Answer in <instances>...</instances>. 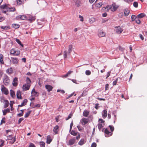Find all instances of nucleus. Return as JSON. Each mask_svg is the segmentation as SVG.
<instances>
[{"label": "nucleus", "instance_id": "1", "mask_svg": "<svg viewBox=\"0 0 147 147\" xmlns=\"http://www.w3.org/2000/svg\"><path fill=\"white\" fill-rule=\"evenodd\" d=\"M118 8V6L115 3H113L112 5H108L105 8L106 11H108L109 10L111 9L112 11H116Z\"/></svg>", "mask_w": 147, "mask_h": 147}, {"label": "nucleus", "instance_id": "2", "mask_svg": "<svg viewBox=\"0 0 147 147\" xmlns=\"http://www.w3.org/2000/svg\"><path fill=\"white\" fill-rule=\"evenodd\" d=\"M10 82L9 77L6 74H5L3 78V83L4 85L8 86Z\"/></svg>", "mask_w": 147, "mask_h": 147}, {"label": "nucleus", "instance_id": "3", "mask_svg": "<svg viewBox=\"0 0 147 147\" xmlns=\"http://www.w3.org/2000/svg\"><path fill=\"white\" fill-rule=\"evenodd\" d=\"M10 54L14 56H17L20 54V50H16L14 49H12L10 51Z\"/></svg>", "mask_w": 147, "mask_h": 147}, {"label": "nucleus", "instance_id": "4", "mask_svg": "<svg viewBox=\"0 0 147 147\" xmlns=\"http://www.w3.org/2000/svg\"><path fill=\"white\" fill-rule=\"evenodd\" d=\"M123 28H121L120 26H116L115 27L114 30L115 32L117 34H121L123 31Z\"/></svg>", "mask_w": 147, "mask_h": 147}, {"label": "nucleus", "instance_id": "5", "mask_svg": "<svg viewBox=\"0 0 147 147\" xmlns=\"http://www.w3.org/2000/svg\"><path fill=\"white\" fill-rule=\"evenodd\" d=\"M7 138L8 140H11L10 142L12 144H13L16 141V136H15L13 137V135H9L7 136Z\"/></svg>", "mask_w": 147, "mask_h": 147}, {"label": "nucleus", "instance_id": "6", "mask_svg": "<svg viewBox=\"0 0 147 147\" xmlns=\"http://www.w3.org/2000/svg\"><path fill=\"white\" fill-rule=\"evenodd\" d=\"M1 90L2 93L7 95L9 94L8 90L3 85H1Z\"/></svg>", "mask_w": 147, "mask_h": 147}, {"label": "nucleus", "instance_id": "7", "mask_svg": "<svg viewBox=\"0 0 147 147\" xmlns=\"http://www.w3.org/2000/svg\"><path fill=\"white\" fill-rule=\"evenodd\" d=\"M16 19L17 20H27L28 17L25 15H19L16 17Z\"/></svg>", "mask_w": 147, "mask_h": 147}, {"label": "nucleus", "instance_id": "8", "mask_svg": "<svg viewBox=\"0 0 147 147\" xmlns=\"http://www.w3.org/2000/svg\"><path fill=\"white\" fill-rule=\"evenodd\" d=\"M31 85L28 84H24L22 87V89L23 91H26L30 89Z\"/></svg>", "mask_w": 147, "mask_h": 147}, {"label": "nucleus", "instance_id": "9", "mask_svg": "<svg viewBox=\"0 0 147 147\" xmlns=\"http://www.w3.org/2000/svg\"><path fill=\"white\" fill-rule=\"evenodd\" d=\"M89 119L88 118H83L81 120V122L82 124L83 125H85L88 122Z\"/></svg>", "mask_w": 147, "mask_h": 147}, {"label": "nucleus", "instance_id": "10", "mask_svg": "<svg viewBox=\"0 0 147 147\" xmlns=\"http://www.w3.org/2000/svg\"><path fill=\"white\" fill-rule=\"evenodd\" d=\"M11 59L12 63L15 64H17L18 63L19 60L16 57H11Z\"/></svg>", "mask_w": 147, "mask_h": 147}, {"label": "nucleus", "instance_id": "11", "mask_svg": "<svg viewBox=\"0 0 147 147\" xmlns=\"http://www.w3.org/2000/svg\"><path fill=\"white\" fill-rule=\"evenodd\" d=\"M105 136L106 137H109L110 136H111L113 133L110 132L107 129V128H106L105 130Z\"/></svg>", "mask_w": 147, "mask_h": 147}, {"label": "nucleus", "instance_id": "12", "mask_svg": "<svg viewBox=\"0 0 147 147\" xmlns=\"http://www.w3.org/2000/svg\"><path fill=\"white\" fill-rule=\"evenodd\" d=\"M105 35V32L101 30L98 31V36L100 37L104 36Z\"/></svg>", "mask_w": 147, "mask_h": 147}, {"label": "nucleus", "instance_id": "13", "mask_svg": "<svg viewBox=\"0 0 147 147\" xmlns=\"http://www.w3.org/2000/svg\"><path fill=\"white\" fill-rule=\"evenodd\" d=\"M46 88L49 92H50L52 90L53 87L52 86L49 85H46L45 86Z\"/></svg>", "mask_w": 147, "mask_h": 147}, {"label": "nucleus", "instance_id": "14", "mask_svg": "<svg viewBox=\"0 0 147 147\" xmlns=\"http://www.w3.org/2000/svg\"><path fill=\"white\" fill-rule=\"evenodd\" d=\"M17 98L19 99H22V97L21 96V92L20 91H18L16 94Z\"/></svg>", "mask_w": 147, "mask_h": 147}, {"label": "nucleus", "instance_id": "15", "mask_svg": "<svg viewBox=\"0 0 147 147\" xmlns=\"http://www.w3.org/2000/svg\"><path fill=\"white\" fill-rule=\"evenodd\" d=\"M130 10L128 9H125L124 10V15L127 16L130 13Z\"/></svg>", "mask_w": 147, "mask_h": 147}, {"label": "nucleus", "instance_id": "16", "mask_svg": "<svg viewBox=\"0 0 147 147\" xmlns=\"http://www.w3.org/2000/svg\"><path fill=\"white\" fill-rule=\"evenodd\" d=\"M12 84L13 86H16L18 85V78H15L13 81Z\"/></svg>", "mask_w": 147, "mask_h": 147}, {"label": "nucleus", "instance_id": "17", "mask_svg": "<svg viewBox=\"0 0 147 147\" xmlns=\"http://www.w3.org/2000/svg\"><path fill=\"white\" fill-rule=\"evenodd\" d=\"M52 139L50 135H48L47 137L46 143L48 144H49L51 142Z\"/></svg>", "mask_w": 147, "mask_h": 147}, {"label": "nucleus", "instance_id": "18", "mask_svg": "<svg viewBox=\"0 0 147 147\" xmlns=\"http://www.w3.org/2000/svg\"><path fill=\"white\" fill-rule=\"evenodd\" d=\"M102 115L103 118H105L107 117V111L106 110H104L102 112Z\"/></svg>", "mask_w": 147, "mask_h": 147}, {"label": "nucleus", "instance_id": "19", "mask_svg": "<svg viewBox=\"0 0 147 147\" xmlns=\"http://www.w3.org/2000/svg\"><path fill=\"white\" fill-rule=\"evenodd\" d=\"M35 19V17L32 16H29L28 17L27 20L30 21V22H32L34 21Z\"/></svg>", "mask_w": 147, "mask_h": 147}, {"label": "nucleus", "instance_id": "20", "mask_svg": "<svg viewBox=\"0 0 147 147\" xmlns=\"http://www.w3.org/2000/svg\"><path fill=\"white\" fill-rule=\"evenodd\" d=\"M89 111L87 110H85L83 112V115L84 117H87L89 115Z\"/></svg>", "mask_w": 147, "mask_h": 147}, {"label": "nucleus", "instance_id": "21", "mask_svg": "<svg viewBox=\"0 0 147 147\" xmlns=\"http://www.w3.org/2000/svg\"><path fill=\"white\" fill-rule=\"evenodd\" d=\"M59 126L58 125H57L54 127L53 131L55 134H58L59 131Z\"/></svg>", "mask_w": 147, "mask_h": 147}, {"label": "nucleus", "instance_id": "22", "mask_svg": "<svg viewBox=\"0 0 147 147\" xmlns=\"http://www.w3.org/2000/svg\"><path fill=\"white\" fill-rule=\"evenodd\" d=\"M75 142V139H72L69 140L68 142L69 145H71L74 144Z\"/></svg>", "mask_w": 147, "mask_h": 147}, {"label": "nucleus", "instance_id": "23", "mask_svg": "<svg viewBox=\"0 0 147 147\" xmlns=\"http://www.w3.org/2000/svg\"><path fill=\"white\" fill-rule=\"evenodd\" d=\"M3 57L4 56L2 54H0V62L2 64H4V62L3 61Z\"/></svg>", "mask_w": 147, "mask_h": 147}, {"label": "nucleus", "instance_id": "24", "mask_svg": "<svg viewBox=\"0 0 147 147\" xmlns=\"http://www.w3.org/2000/svg\"><path fill=\"white\" fill-rule=\"evenodd\" d=\"M17 5H20L24 4V0H16Z\"/></svg>", "mask_w": 147, "mask_h": 147}, {"label": "nucleus", "instance_id": "25", "mask_svg": "<svg viewBox=\"0 0 147 147\" xmlns=\"http://www.w3.org/2000/svg\"><path fill=\"white\" fill-rule=\"evenodd\" d=\"M1 28L4 30H8L10 29V27L9 26H2L1 27Z\"/></svg>", "mask_w": 147, "mask_h": 147}, {"label": "nucleus", "instance_id": "26", "mask_svg": "<svg viewBox=\"0 0 147 147\" xmlns=\"http://www.w3.org/2000/svg\"><path fill=\"white\" fill-rule=\"evenodd\" d=\"M10 112V110L8 108L4 110L3 111V115H6L7 113H9Z\"/></svg>", "mask_w": 147, "mask_h": 147}, {"label": "nucleus", "instance_id": "27", "mask_svg": "<svg viewBox=\"0 0 147 147\" xmlns=\"http://www.w3.org/2000/svg\"><path fill=\"white\" fill-rule=\"evenodd\" d=\"M9 101L7 100H4V107L5 108H6L7 107L9 106Z\"/></svg>", "mask_w": 147, "mask_h": 147}, {"label": "nucleus", "instance_id": "28", "mask_svg": "<svg viewBox=\"0 0 147 147\" xmlns=\"http://www.w3.org/2000/svg\"><path fill=\"white\" fill-rule=\"evenodd\" d=\"M145 16L146 15L144 13H142L137 15V18H141L145 17Z\"/></svg>", "mask_w": 147, "mask_h": 147}, {"label": "nucleus", "instance_id": "29", "mask_svg": "<svg viewBox=\"0 0 147 147\" xmlns=\"http://www.w3.org/2000/svg\"><path fill=\"white\" fill-rule=\"evenodd\" d=\"M68 47L69 49L68 50V54L69 55V54L72 51L73 48L72 46L71 45H69L68 46Z\"/></svg>", "mask_w": 147, "mask_h": 147}, {"label": "nucleus", "instance_id": "30", "mask_svg": "<svg viewBox=\"0 0 147 147\" xmlns=\"http://www.w3.org/2000/svg\"><path fill=\"white\" fill-rule=\"evenodd\" d=\"M70 56V54L69 55L68 54V52H67L66 51H65L63 53V57L64 58H66L67 57V56Z\"/></svg>", "mask_w": 147, "mask_h": 147}, {"label": "nucleus", "instance_id": "31", "mask_svg": "<svg viewBox=\"0 0 147 147\" xmlns=\"http://www.w3.org/2000/svg\"><path fill=\"white\" fill-rule=\"evenodd\" d=\"M73 72L72 71H68L67 74L62 76V77L66 78L69 75H70L71 73Z\"/></svg>", "mask_w": 147, "mask_h": 147}, {"label": "nucleus", "instance_id": "32", "mask_svg": "<svg viewBox=\"0 0 147 147\" xmlns=\"http://www.w3.org/2000/svg\"><path fill=\"white\" fill-rule=\"evenodd\" d=\"M20 26V25L18 24H12V27L15 29L19 28Z\"/></svg>", "mask_w": 147, "mask_h": 147}, {"label": "nucleus", "instance_id": "33", "mask_svg": "<svg viewBox=\"0 0 147 147\" xmlns=\"http://www.w3.org/2000/svg\"><path fill=\"white\" fill-rule=\"evenodd\" d=\"M81 1L82 0H76L75 3L77 7H79L80 5V4L81 3Z\"/></svg>", "mask_w": 147, "mask_h": 147}, {"label": "nucleus", "instance_id": "34", "mask_svg": "<svg viewBox=\"0 0 147 147\" xmlns=\"http://www.w3.org/2000/svg\"><path fill=\"white\" fill-rule=\"evenodd\" d=\"M10 95L11 97L13 98H14L15 97V94L14 92L12 90H10Z\"/></svg>", "mask_w": 147, "mask_h": 147}, {"label": "nucleus", "instance_id": "35", "mask_svg": "<svg viewBox=\"0 0 147 147\" xmlns=\"http://www.w3.org/2000/svg\"><path fill=\"white\" fill-rule=\"evenodd\" d=\"M85 143V141L84 139H81L79 142L78 144L80 145H82Z\"/></svg>", "mask_w": 147, "mask_h": 147}, {"label": "nucleus", "instance_id": "36", "mask_svg": "<svg viewBox=\"0 0 147 147\" xmlns=\"http://www.w3.org/2000/svg\"><path fill=\"white\" fill-rule=\"evenodd\" d=\"M102 5V2H99L97 3H96L95 4V6L97 7H100Z\"/></svg>", "mask_w": 147, "mask_h": 147}, {"label": "nucleus", "instance_id": "37", "mask_svg": "<svg viewBox=\"0 0 147 147\" xmlns=\"http://www.w3.org/2000/svg\"><path fill=\"white\" fill-rule=\"evenodd\" d=\"M78 133L76 132L75 131L72 130L70 134L71 135L74 136H76L78 135Z\"/></svg>", "mask_w": 147, "mask_h": 147}, {"label": "nucleus", "instance_id": "38", "mask_svg": "<svg viewBox=\"0 0 147 147\" xmlns=\"http://www.w3.org/2000/svg\"><path fill=\"white\" fill-rule=\"evenodd\" d=\"M38 92L35 91V89H33L31 92V93L32 94V95H34V96L38 94Z\"/></svg>", "mask_w": 147, "mask_h": 147}, {"label": "nucleus", "instance_id": "39", "mask_svg": "<svg viewBox=\"0 0 147 147\" xmlns=\"http://www.w3.org/2000/svg\"><path fill=\"white\" fill-rule=\"evenodd\" d=\"M26 84L29 85H31V81L30 79L28 77L26 78Z\"/></svg>", "mask_w": 147, "mask_h": 147}, {"label": "nucleus", "instance_id": "40", "mask_svg": "<svg viewBox=\"0 0 147 147\" xmlns=\"http://www.w3.org/2000/svg\"><path fill=\"white\" fill-rule=\"evenodd\" d=\"M15 9H16L14 7H8V9H7V10L10 11H13L15 10Z\"/></svg>", "mask_w": 147, "mask_h": 147}, {"label": "nucleus", "instance_id": "41", "mask_svg": "<svg viewBox=\"0 0 147 147\" xmlns=\"http://www.w3.org/2000/svg\"><path fill=\"white\" fill-rule=\"evenodd\" d=\"M7 73H8L9 74H11L13 72V70L11 68H9L7 70Z\"/></svg>", "mask_w": 147, "mask_h": 147}, {"label": "nucleus", "instance_id": "42", "mask_svg": "<svg viewBox=\"0 0 147 147\" xmlns=\"http://www.w3.org/2000/svg\"><path fill=\"white\" fill-rule=\"evenodd\" d=\"M1 7L3 9H8V7L6 4H4L1 6Z\"/></svg>", "mask_w": 147, "mask_h": 147}, {"label": "nucleus", "instance_id": "43", "mask_svg": "<svg viewBox=\"0 0 147 147\" xmlns=\"http://www.w3.org/2000/svg\"><path fill=\"white\" fill-rule=\"evenodd\" d=\"M137 17L134 15H132L131 16V20L132 21H134L136 19Z\"/></svg>", "mask_w": 147, "mask_h": 147}, {"label": "nucleus", "instance_id": "44", "mask_svg": "<svg viewBox=\"0 0 147 147\" xmlns=\"http://www.w3.org/2000/svg\"><path fill=\"white\" fill-rule=\"evenodd\" d=\"M95 21V19L94 18H92L90 19L89 22L90 24H92L94 23Z\"/></svg>", "mask_w": 147, "mask_h": 147}, {"label": "nucleus", "instance_id": "45", "mask_svg": "<svg viewBox=\"0 0 147 147\" xmlns=\"http://www.w3.org/2000/svg\"><path fill=\"white\" fill-rule=\"evenodd\" d=\"M31 112V111H29L27 112L24 115V117L25 118H27L28 117L29 115L30 114Z\"/></svg>", "mask_w": 147, "mask_h": 147}, {"label": "nucleus", "instance_id": "46", "mask_svg": "<svg viewBox=\"0 0 147 147\" xmlns=\"http://www.w3.org/2000/svg\"><path fill=\"white\" fill-rule=\"evenodd\" d=\"M16 41L22 47L23 46V45L21 43V41L19 39H16Z\"/></svg>", "mask_w": 147, "mask_h": 147}, {"label": "nucleus", "instance_id": "47", "mask_svg": "<svg viewBox=\"0 0 147 147\" xmlns=\"http://www.w3.org/2000/svg\"><path fill=\"white\" fill-rule=\"evenodd\" d=\"M85 74L86 75L89 76L91 74V72L89 70H87L85 71Z\"/></svg>", "mask_w": 147, "mask_h": 147}, {"label": "nucleus", "instance_id": "48", "mask_svg": "<svg viewBox=\"0 0 147 147\" xmlns=\"http://www.w3.org/2000/svg\"><path fill=\"white\" fill-rule=\"evenodd\" d=\"M40 147H45V143L43 142H40Z\"/></svg>", "mask_w": 147, "mask_h": 147}, {"label": "nucleus", "instance_id": "49", "mask_svg": "<svg viewBox=\"0 0 147 147\" xmlns=\"http://www.w3.org/2000/svg\"><path fill=\"white\" fill-rule=\"evenodd\" d=\"M133 6L136 8H137L138 6V3L137 2L135 1L133 3Z\"/></svg>", "mask_w": 147, "mask_h": 147}, {"label": "nucleus", "instance_id": "50", "mask_svg": "<svg viewBox=\"0 0 147 147\" xmlns=\"http://www.w3.org/2000/svg\"><path fill=\"white\" fill-rule=\"evenodd\" d=\"M109 127L111 132H113L114 130V128L113 126L112 125H110L109 126Z\"/></svg>", "mask_w": 147, "mask_h": 147}, {"label": "nucleus", "instance_id": "51", "mask_svg": "<svg viewBox=\"0 0 147 147\" xmlns=\"http://www.w3.org/2000/svg\"><path fill=\"white\" fill-rule=\"evenodd\" d=\"M98 128L100 130L101 129L102 127H103L102 125L100 123L98 124Z\"/></svg>", "mask_w": 147, "mask_h": 147}, {"label": "nucleus", "instance_id": "52", "mask_svg": "<svg viewBox=\"0 0 147 147\" xmlns=\"http://www.w3.org/2000/svg\"><path fill=\"white\" fill-rule=\"evenodd\" d=\"M135 21L138 24H140L141 22L140 21L138 18H136L135 20Z\"/></svg>", "mask_w": 147, "mask_h": 147}, {"label": "nucleus", "instance_id": "53", "mask_svg": "<svg viewBox=\"0 0 147 147\" xmlns=\"http://www.w3.org/2000/svg\"><path fill=\"white\" fill-rule=\"evenodd\" d=\"M72 116V114L71 113L69 115L68 117L67 118H66V120H67L71 118V117Z\"/></svg>", "mask_w": 147, "mask_h": 147}, {"label": "nucleus", "instance_id": "54", "mask_svg": "<svg viewBox=\"0 0 147 147\" xmlns=\"http://www.w3.org/2000/svg\"><path fill=\"white\" fill-rule=\"evenodd\" d=\"M123 16V12H121L119 13L118 15V16L120 18H122Z\"/></svg>", "mask_w": 147, "mask_h": 147}, {"label": "nucleus", "instance_id": "55", "mask_svg": "<svg viewBox=\"0 0 147 147\" xmlns=\"http://www.w3.org/2000/svg\"><path fill=\"white\" fill-rule=\"evenodd\" d=\"M79 18H80V20L81 21H82V22H83V21H84V18H83V16H81L80 15H79Z\"/></svg>", "mask_w": 147, "mask_h": 147}, {"label": "nucleus", "instance_id": "56", "mask_svg": "<svg viewBox=\"0 0 147 147\" xmlns=\"http://www.w3.org/2000/svg\"><path fill=\"white\" fill-rule=\"evenodd\" d=\"M5 117H3L2 118V119L1 121V124L2 123H5Z\"/></svg>", "mask_w": 147, "mask_h": 147}, {"label": "nucleus", "instance_id": "57", "mask_svg": "<svg viewBox=\"0 0 147 147\" xmlns=\"http://www.w3.org/2000/svg\"><path fill=\"white\" fill-rule=\"evenodd\" d=\"M73 121H72L71 123H70V130H69V131L70 132L71 130V129H72V126H73Z\"/></svg>", "mask_w": 147, "mask_h": 147}, {"label": "nucleus", "instance_id": "58", "mask_svg": "<svg viewBox=\"0 0 147 147\" xmlns=\"http://www.w3.org/2000/svg\"><path fill=\"white\" fill-rule=\"evenodd\" d=\"M118 81V79H117L115 81H114L113 82V86L114 85H116L117 84V83Z\"/></svg>", "mask_w": 147, "mask_h": 147}, {"label": "nucleus", "instance_id": "59", "mask_svg": "<svg viewBox=\"0 0 147 147\" xmlns=\"http://www.w3.org/2000/svg\"><path fill=\"white\" fill-rule=\"evenodd\" d=\"M97 146L96 144V143H93L91 146V147H96Z\"/></svg>", "mask_w": 147, "mask_h": 147}, {"label": "nucleus", "instance_id": "60", "mask_svg": "<svg viewBox=\"0 0 147 147\" xmlns=\"http://www.w3.org/2000/svg\"><path fill=\"white\" fill-rule=\"evenodd\" d=\"M27 102H28V100H27V99H25L23 101L22 103H23L25 105H26Z\"/></svg>", "mask_w": 147, "mask_h": 147}, {"label": "nucleus", "instance_id": "61", "mask_svg": "<svg viewBox=\"0 0 147 147\" xmlns=\"http://www.w3.org/2000/svg\"><path fill=\"white\" fill-rule=\"evenodd\" d=\"M61 92V93L62 94H64L65 93V92L63 90H61L60 89H58L57 90V92Z\"/></svg>", "mask_w": 147, "mask_h": 147}, {"label": "nucleus", "instance_id": "62", "mask_svg": "<svg viewBox=\"0 0 147 147\" xmlns=\"http://www.w3.org/2000/svg\"><path fill=\"white\" fill-rule=\"evenodd\" d=\"M5 18L4 17H0V22H2L3 20H4Z\"/></svg>", "mask_w": 147, "mask_h": 147}, {"label": "nucleus", "instance_id": "63", "mask_svg": "<svg viewBox=\"0 0 147 147\" xmlns=\"http://www.w3.org/2000/svg\"><path fill=\"white\" fill-rule=\"evenodd\" d=\"M29 147H36L35 145L32 143H30L29 146Z\"/></svg>", "mask_w": 147, "mask_h": 147}, {"label": "nucleus", "instance_id": "64", "mask_svg": "<svg viewBox=\"0 0 147 147\" xmlns=\"http://www.w3.org/2000/svg\"><path fill=\"white\" fill-rule=\"evenodd\" d=\"M99 122L101 123H103L105 122V121L102 119H100L98 120Z\"/></svg>", "mask_w": 147, "mask_h": 147}]
</instances>
